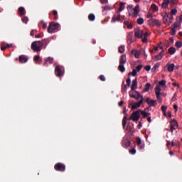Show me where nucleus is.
Wrapping results in <instances>:
<instances>
[{"instance_id": "5", "label": "nucleus", "mask_w": 182, "mask_h": 182, "mask_svg": "<svg viewBox=\"0 0 182 182\" xmlns=\"http://www.w3.org/2000/svg\"><path fill=\"white\" fill-rule=\"evenodd\" d=\"M54 170H55V171L63 173L66 170V166L62 163H57L54 165Z\"/></svg>"}, {"instance_id": "46", "label": "nucleus", "mask_w": 182, "mask_h": 182, "mask_svg": "<svg viewBox=\"0 0 182 182\" xmlns=\"http://www.w3.org/2000/svg\"><path fill=\"white\" fill-rule=\"evenodd\" d=\"M53 14L54 15V19H58V11H56V10H54L53 11Z\"/></svg>"}, {"instance_id": "40", "label": "nucleus", "mask_w": 182, "mask_h": 182, "mask_svg": "<svg viewBox=\"0 0 182 182\" xmlns=\"http://www.w3.org/2000/svg\"><path fill=\"white\" fill-rule=\"evenodd\" d=\"M39 58H40L39 55H34V57L33 58V60L36 62V63H38Z\"/></svg>"}, {"instance_id": "57", "label": "nucleus", "mask_w": 182, "mask_h": 182, "mask_svg": "<svg viewBox=\"0 0 182 182\" xmlns=\"http://www.w3.org/2000/svg\"><path fill=\"white\" fill-rule=\"evenodd\" d=\"M172 85H173V87H178V88L180 87L179 84H177V83H175V82H173Z\"/></svg>"}, {"instance_id": "21", "label": "nucleus", "mask_w": 182, "mask_h": 182, "mask_svg": "<svg viewBox=\"0 0 182 182\" xmlns=\"http://www.w3.org/2000/svg\"><path fill=\"white\" fill-rule=\"evenodd\" d=\"M117 21H124V19L120 18V14L117 13L112 18V22H117Z\"/></svg>"}, {"instance_id": "33", "label": "nucleus", "mask_w": 182, "mask_h": 182, "mask_svg": "<svg viewBox=\"0 0 182 182\" xmlns=\"http://www.w3.org/2000/svg\"><path fill=\"white\" fill-rule=\"evenodd\" d=\"M140 71H136V70H132V73H128V76H136V73H139Z\"/></svg>"}, {"instance_id": "35", "label": "nucleus", "mask_w": 182, "mask_h": 182, "mask_svg": "<svg viewBox=\"0 0 182 182\" xmlns=\"http://www.w3.org/2000/svg\"><path fill=\"white\" fill-rule=\"evenodd\" d=\"M95 18L96 17L95 16V14H91L88 16L89 21H95Z\"/></svg>"}, {"instance_id": "20", "label": "nucleus", "mask_w": 182, "mask_h": 182, "mask_svg": "<svg viewBox=\"0 0 182 182\" xmlns=\"http://www.w3.org/2000/svg\"><path fill=\"white\" fill-rule=\"evenodd\" d=\"M162 56H164V50H162L159 54L155 55L154 59L156 60H161V59H162Z\"/></svg>"}, {"instance_id": "62", "label": "nucleus", "mask_w": 182, "mask_h": 182, "mask_svg": "<svg viewBox=\"0 0 182 182\" xmlns=\"http://www.w3.org/2000/svg\"><path fill=\"white\" fill-rule=\"evenodd\" d=\"M9 47H4V46H1V50H6V48H8Z\"/></svg>"}, {"instance_id": "59", "label": "nucleus", "mask_w": 182, "mask_h": 182, "mask_svg": "<svg viewBox=\"0 0 182 182\" xmlns=\"http://www.w3.org/2000/svg\"><path fill=\"white\" fill-rule=\"evenodd\" d=\"M101 4H107V0H100Z\"/></svg>"}, {"instance_id": "27", "label": "nucleus", "mask_w": 182, "mask_h": 182, "mask_svg": "<svg viewBox=\"0 0 182 182\" xmlns=\"http://www.w3.org/2000/svg\"><path fill=\"white\" fill-rule=\"evenodd\" d=\"M131 85V78L127 79V85H123V91H126V87H129Z\"/></svg>"}, {"instance_id": "50", "label": "nucleus", "mask_w": 182, "mask_h": 182, "mask_svg": "<svg viewBox=\"0 0 182 182\" xmlns=\"http://www.w3.org/2000/svg\"><path fill=\"white\" fill-rule=\"evenodd\" d=\"M159 65H161V63H156L155 65H154V69L156 70L158 68H159Z\"/></svg>"}, {"instance_id": "23", "label": "nucleus", "mask_w": 182, "mask_h": 182, "mask_svg": "<svg viewBox=\"0 0 182 182\" xmlns=\"http://www.w3.org/2000/svg\"><path fill=\"white\" fill-rule=\"evenodd\" d=\"M136 146H138L140 149H144V145L141 144V139L140 138H136Z\"/></svg>"}, {"instance_id": "41", "label": "nucleus", "mask_w": 182, "mask_h": 182, "mask_svg": "<svg viewBox=\"0 0 182 182\" xmlns=\"http://www.w3.org/2000/svg\"><path fill=\"white\" fill-rule=\"evenodd\" d=\"M124 52V46H120L119 47V53H120V54L123 53Z\"/></svg>"}, {"instance_id": "31", "label": "nucleus", "mask_w": 182, "mask_h": 182, "mask_svg": "<svg viewBox=\"0 0 182 182\" xmlns=\"http://www.w3.org/2000/svg\"><path fill=\"white\" fill-rule=\"evenodd\" d=\"M174 53H176V48H174V47H170V48H168V54L173 55H174Z\"/></svg>"}, {"instance_id": "37", "label": "nucleus", "mask_w": 182, "mask_h": 182, "mask_svg": "<svg viewBox=\"0 0 182 182\" xmlns=\"http://www.w3.org/2000/svg\"><path fill=\"white\" fill-rule=\"evenodd\" d=\"M161 111H162V113L166 114V112L167 111V107L165 105L161 106Z\"/></svg>"}, {"instance_id": "11", "label": "nucleus", "mask_w": 182, "mask_h": 182, "mask_svg": "<svg viewBox=\"0 0 182 182\" xmlns=\"http://www.w3.org/2000/svg\"><path fill=\"white\" fill-rule=\"evenodd\" d=\"M147 105L149 107H155L156 106V100H151L149 97L146 98V100H144Z\"/></svg>"}, {"instance_id": "55", "label": "nucleus", "mask_w": 182, "mask_h": 182, "mask_svg": "<svg viewBox=\"0 0 182 182\" xmlns=\"http://www.w3.org/2000/svg\"><path fill=\"white\" fill-rule=\"evenodd\" d=\"M34 32H36V30H31V31H30V36H33Z\"/></svg>"}, {"instance_id": "2", "label": "nucleus", "mask_w": 182, "mask_h": 182, "mask_svg": "<svg viewBox=\"0 0 182 182\" xmlns=\"http://www.w3.org/2000/svg\"><path fill=\"white\" fill-rule=\"evenodd\" d=\"M45 49L46 46L41 44L39 42L31 43V50L33 52H41L42 48Z\"/></svg>"}, {"instance_id": "39", "label": "nucleus", "mask_w": 182, "mask_h": 182, "mask_svg": "<svg viewBox=\"0 0 182 182\" xmlns=\"http://www.w3.org/2000/svg\"><path fill=\"white\" fill-rule=\"evenodd\" d=\"M149 23H159V21L154 18H151L149 21Z\"/></svg>"}, {"instance_id": "58", "label": "nucleus", "mask_w": 182, "mask_h": 182, "mask_svg": "<svg viewBox=\"0 0 182 182\" xmlns=\"http://www.w3.org/2000/svg\"><path fill=\"white\" fill-rule=\"evenodd\" d=\"M125 25H127V27L128 28V29L132 28V24H125Z\"/></svg>"}, {"instance_id": "15", "label": "nucleus", "mask_w": 182, "mask_h": 182, "mask_svg": "<svg viewBox=\"0 0 182 182\" xmlns=\"http://www.w3.org/2000/svg\"><path fill=\"white\" fill-rule=\"evenodd\" d=\"M54 60V59L51 57H48L46 58L45 59H43V66L46 67L48 65V64H53V61Z\"/></svg>"}, {"instance_id": "53", "label": "nucleus", "mask_w": 182, "mask_h": 182, "mask_svg": "<svg viewBox=\"0 0 182 182\" xmlns=\"http://www.w3.org/2000/svg\"><path fill=\"white\" fill-rule=\"evenodd\" d=\"M144 70H146L147 72L150 71V65L144 66Z\"/></svg>"}, {"instance_id": "43", "label": "nucleus", "mask_w": 182, "mask_h": 182, "mask_svg": "<svg viewBox=\"0 0 182 182\" xmlns=\"http://www.w3.org/2000/svg\"><path fill=\"white\" fill-rule=\"evenodd\" d=\"M151 8L154 11H158L157 6H156V4H151Z\"/></svg>"}, {"instance_id": "42", "label": "nucleus", "mask_w": 182, "mask_h": 182, "mask_svg": "<svg viewBox=\"0 0 182 182\" xmlns=\"http://www.w3.org/2000/svg\"><path fill=\"white\" fill-rule=\"evenodd\" d=\"M159 85L160 86H166V80H162L159 81Z\"/></svg>"}, {"instance_id": "30", "label": "nucleus", "mask_w": 182, "mask_h": 182, "mask_svg": "<svg viewBox=\"0 0 182 182\" xmlns=\"http://www.w3.org/2000/svg\"><path fill=\"white\" fill-rule=\"evenodd\" d=\"M134 33L132 32H129L128 33V36H127V38H128V40L132 43L134 41V40L132 39V38L134 37Z\"/></svg>"}, {"instance_id": "47", "label": "nucleus", "mask_w": 182, "mask_h": 182, "mask_svg": "<svg viewBox=\"0 0 182 182\" xmlns=\"http://www.w3.org/2000/svg\"><path fill=\"white\" fill-rule=\"evenodd\" d=\"M144 20L142 18H139L137 19V23H144Z\"/></svg>"}, {"instance_id": "60", "label": "nucleus", "mask_w": 182, "mask_h": 182, "mask_svg": "<svg viewBox=\"0 0 182 182\" xmlns=\"http://www.w3.org/2000/svg\"><path fill=\"white\" fill-rule=\"evenodd\" d=\"M5 48H12L13 45L12 44H7L6 46H4Z\"/></svg>"}, {"instance_id": "36", "label": "nucleus", "mask_w": 182, "mask_h": 182, "mask_svg": "<svg viewBox=\"0 0 182 182\" xmlns=\"http://www.w3.org/2000/svg\"><path fill=\"white\" fill-rule=\"evenodd\" d=\"M142 68H143V65H136L135 69H134V70L141 71Z\"/></svg>"}, {"instance_id": "7", "label": "nucleus", "mask_w": 182, "mask_h": 182, "mask_svg": "<svg viewBox=\"0 0 182 182\" xmlns=\"http://www.w3.org/2000/svg\"><path fill=\"white\" fill-rule=\"evenodd\" d=\"M178 127V124H177V121L176 119H173L170 122V132L173 133V131L176 130Z\"/></svg>"}, {"instance_id": "49", "label": "nucleus", "mask_w": 182, "mask_h": 182, "mask_svg": "<svg viewBox=\"0 0 182 182\" xmlns=\"http://www.w3.org/2000/svg\"><path fill=\"white\" fill-rule=\"evenodd\" d=\"M100 80H101L102 82H105V76L102 75H100Z\"/></svg>"}, {"instance_id": "38", "label": "nucleus", "mask_w": 182, "mask_h": 182, "mask_svg": "<svg viewBox=\"0 0 182 182\" xmlns=\"http://www.w3.org/2000/svg\"><path fill=\"white\" fill-rule=\"evenodd\" d=\"M140 114H143V117L144 118L147 117L149 116V113H147V112H146L144 111H141Z\"/></svg>"}, {"instance_id": "54", "label": "nucleus", "mask_w": 182, "mask_h": 182, "mask_svg": "<svg viewBox=\"0 0 182 182\" xmlns=\"http://www.w3.org/2000/svg\"><path fill=\"white\" fill-rule=\"evenodd\" d=\"M176 97H177V94L174 93V95H173V97H171V101H176Z\"/></svg>"}, {"instance_id": "6", "label": "nucleus", "mask_w": 182, "mask_h": 182, "mask_svg": "<svg viewBox=\"0 0 182 182\" xmlns=\"http://www.w3.org/2000/svg\"><path fill=\"white\" fill-rule=\"evenodd\" d=\"M54 73L55 74V76L60 77L63 76V71H62V68L60 67V65H56Z\"/></svg>"}, {"instance_id": "9", "label": "nucleus", "mask_w": 182, "mask_h": 182, "mask_svg": "<svg viewBox=\"0 0 182 182\" xmlns=\"http://www.w3.org/2000/svg\"><path fill=\"white\" fill-rule=\"evenodd\" d=\"M131 145V141L128 138H123L122 140V146L123 148L127 149Z\"/></svg>"}, {"instance_id": "29", "label": "nucleus", "mask_w": 182, "mask_h": 182, "mask_svg": "<svg viewBox=\"0 0 182 182\" xmlns=\"http://www.w3.org/2000/svg\"><path fill=\"white\" fill-rule=\"evenodd\" d=\"M150 83H147L144 85V89H143V93H146L149 92V90L150 89Z\"/></svg>"}, {"instance_id": "18", "label": "nucleus", "mask_w": 182, "mask_h": 182, "mask_svg": "<svg viewBox=\"0 0 182 182\" xmlns=\"http://www.w3.org/2000/svg\"><path fill=\"white\" fill-rule=\"evenodd\" d=\"M164 23H173V17H168V15H165L164 16Z\"/></svg>"}, {"instance_id": "52", "label": "nucleus", "mask_w": 182, "mask_h": 182, "mask_svg": "<svg viewBox=\"0 0 182 182\" xmlns=\"http://www.w3.org/2000/svg\"><path fill=\"white\" fill-rule=\"evenodd\" d=\"M28 17H23L22 18V21L24 23H26L28 22Z\"/></svg>"}, {"instance_id": "4", "label": "nucleus", "mask_w": 182, "mask_h": 182, "mask_svg": "<svg viewBox=\"0 0 182 182\" xmlns=\"http://www.w3.org/2000/svg\"><path fill=\"white\" fill-rule=\"evenodd\" d=\"M140 109H138L134 112H132V114L131 117H129V120H132V122H139V119H140Z\"/></svg>"}, {"instance_id": "61", "label": "nucleus", "mask_w": 182, "mask_h": 182, "mask_svg": "<svg viewBox=\"0 0 182 182\" xmlns=\"http://www.w3.org/2000/svg\"><path fill=\"white\" fill-rule=\"evenodd\" d=\"M149 25H151V26H156L158 27V28H159V26H161V24H149Z\"/></svg>"}, {"instance_id": "1", "label": "nucleus", "mask_w": 182, "mask_h": 182, "mask_svg": "<svg viewBox=\"0 0 182 182\" xmlns=\"http://www.w3.org/2000/svg\"><path fill=\"white\" fill-rule=\"evenodd\" d=\"M134 33V36H135V38H141V42H143V43H147V33L146 32H143V31L140 30V29H135V31Z\"/></svg>"}, {"instance_id": "3", "label": "nucleus", "mask_w": 182, "mask_h": 182, "mask_svg": "<svg viewBox=\"0 0 182 182\" xmlns=\"http://www.w3.org/2000/svg\"><path fill=\"white\" fill-rule=\"evenodd\" d=\"M124 63H126V55H122V56H120L119 65L118 67L119 71H120V73H124V66H123Z\"/></svg>"}, {"instance_id": "34", "label": "nucleus", "mask_w": 182, "mask_h": 182, "mask_svg": "<svg viewBox=\"0 0 182 182\" xmlns=\"http://www.w3.org/2000/svg\"><path fill=\"white\" fill-rule=\"evenodd\" d=\"M18 12L21 15H25V9L23 7H19Z\"/></svg>"}, {"instance_id": "28", "label": "nucleus", "mask_w": 182, "mask_h": 182, "mask_svg": "<svg viewBox=\"0 0 182 182\" xmlns=\"http://www.w3.org/2000/svg\"><path fill=\"white\" fill-rule=\"evenodd\" d=\"M174 69V64H168L167 65V70L170 73L173 72Z\"/></svg>"}, {"instance_id": "8", "label": "nucleus", "mask_w": 182, "mask_h": 182, "mask_svg": "<svg viewBox=\"0 0 182 182\" xmlns=\"http://www.w3.org/2000/svg\"><path fill=\"white\" fill-rule=\"evenodd\" d=\"M155 95H156V99L159 102H162V99L161 98V87L159 85L155 87Z\"/></svg>"}, {"instance_id": "48", "label": "nucleus", "mask_w": 182, "mask_h": 182, "mask_svg": "<svg viewBox=\"0 0 182 182\" xmlns=\"http://www.w3.org/2000/svg\"><path fill=\"white\" fill-rule=\"evenodd\" d=\"M171 14L172 15H176V14H177V9H172V10L171 11Z\"/></svg>"}, {"instance_id": "45", "label": "nucleus", "mask_w": 182, "mask_h": 182, "mask_svg": "<svg viewBox=\"0 0 182 182\" xmlns=\"http://www.w3.org/2000/svg\"><path fill=\"white\" fill-rule=\"evenodd\" d=\"M123 6H124V3L121 2V3H120V5H119V11H123Z\"/></svg>"}, {"instance_id": "44", "label": "nucleus", "mask_w": 182, "mask_h": 182, "mask_svg": "<svg viewBox=\"0 0 182 182\" xmlns=\"http://www.w3.org/2000/svg\"><path fill=\"white\" fill-rule=\"evenodd\" d=\"M169 4H171V5H177L178 1L177 0H170Z\"/></svg>"}, {"instance_id": "14", "label": "nucleus", "mask_w": 182, "mask_h": 182, "mask_svg": "<svg viewBox=\"0 0 182 182\" xmlns=\"http://www.w3.org/2000/svg\"><path fill=\"white\" fill-rule=\"evenodd\" d=\"M181 24H173L171 25V31H170V34L171 36L176 35V31H177V28H179Z\"/></svg>"}, {"instance_id": "24", "label": "nucleus", "mask_w": 182, "mask_h": 182, "mask_svg": "<svg viewBox=\"0 0 182 182\" xmlns=\"http://www.w3.org/2000/svg\"><path fill=\"white\" fill-rule=\"evenodd\" d=\"M168 4H170V0H164L161 7L164 8V9H167L168 7Z\"/></svg>"}, {"instance_id": "12", "label": "nucleus", "mask_w": 182, "mask_h": 182, "mask_svg": "<svg viewBox=\"0 0 182 182\" xmlns=\"http://www.w3.org/2000/svg\"><path fill=\"white\" fill-rule=\"evenodd\" d=\"M16 60H19V63H26L28 58L26 55H21L18 58H16Z\"/></svg>"}, {"instance_id": "22", "label": "nucleus", "mask_w": 182, "mask_h": 182, "mask_svg": "<svg viewBox=\"0 0 182 182\" xmlns=\"http://www.w3.org/2000/svg\"><path fill=\"white\" fill-rule=\"evenodd\" d=\"M135 93H136V97L132 98L135 99L136 100H140L139 102H144L143 95H140L139 92H135Z\"/></svg>"}, {"instance_id": "25", "label": "nucleus", "mask_w": 182, "mask_h": 182, "mask_svg": "<svg viewBox=\"0 0 182 182\" xmlns=\"http://www.w3.org/2000/svg\"><path fill=\"white\" fill-rule=\"evenodd\" d=\"M131 54L134 55L135 58H139L140 57V51L139 50H132Z\"/></svg>"}, {"instance_id": "63", "label": "nucleus", "mask_w": 182, "mask_h": 182, "mask_svg": "<svg viewBox=\"0 0 182 182\" xmlns=\"http://www.w3.org/2000/svg\"><path fill=\"white\" fill-rule=\"evenodd\" d=\"M179 22H180V23H182V14L179 17Z\"/></svg>"}, {"instance_id": "17", "label": "nucleus", "mask_w": 182, "mask_h": 182, "mask_svg": "<svg viewBox=\"0 0 182 182\" xmlns=\"http://www.w3.org/2000/svg\"><path fill=\"white\" fill-rule=\"evenodd\" d=\"M129 120L127 116L123 117V119L122 120V127L123 129L127 127V129H129V125L126 126V121Z\"/></svg>"}, {"instance_id": "56", "label": "nucleus", "mask_w": 182, "mask_h": 182, "mask_svg": "<svg viewBox=\"0 0 182 182\" xmlns=\"http://www.w3.org/2000/svg\"><path fill=\"white\" fill-rule=\"evenodd\" d=\"M141 127H142L141 122L138 123V125H136V128H138V129H141Z\"/></svg>"}, {"instance_id": "26", "label": "nucleus", "mask_w": 182, "mask_h": 182, "mask_svg": "<svg viewBox=\"0 0 182 182\" xmlns=\"http://www.w3.org/2000/svg\"><path fill=\"white\" fill-rule=\"evenodd\" d=\"M129 86H131V90L132 91L136 89V78L132 80V85H130Z\"/></svg>"}, {"instance_id": "32", "label": "nucleus", "mask_w": 182, "mask_h": 182, "mask_svg": "<svg viewBox=\"0 0 182 182\" xmlns=\"http://www.w3.org/2000/svg\"><path fill=\"white\" fill-rule=\"evenodd\" d=\"M174 46H176L178 48H182V41H176V43H174Z\"/></svg>"}, {"instance_id": "51", "label": "nucleus", "mask_w": 182, "mask_h": 182, "mask_svg": "<svg viewBox=\"0 0 182 182\" xmlns=\"http://www.w3.org/2000/svg\"><path fill=\"white\" fill-rule=\"evenodd\" d=\"M136 152V151H135V149H132L131 150H129V154L134 155L135 154V153Z\"/></svg>"}, {"instance_id": "19", "label": "nucleus", "mask_w": 182, "mask_h": 182, "mask_svg": "<svg viewBox=\"0 0 182 182\" xmlns=\"http://www.w3.org/2000/svg\"><path fill=\"white\" fill-rule=\"evenodd\" d=\"M139 12H140V6L136 5L135 8L134 9V13L132 14V16L134 18H136L137 15H139Z\"/></svg>"}, {"instance_id": "16", "label": "nucleus", "mask_w": 182, "mask_h": 182, "mask_svg": "<svg viewBox=\"0 0 182 182\" xmlns=\"http://www.w3.org/2000/svg\"><path fill=\"white\" fill-rule=\"evenodd\" d=\"M143 104V102L142 101H138V102H134L132 106L131 107V109L132 110H135L137 108H139L141 105Z\"/></svg>"}, {"instance_id": "13", "label": "nucleus", "mask_w": 182, "mask_h": 182, "mask_svg": "<svg viewBox=\"0 0 182 182\" xmlns=\"http://www.w3.org/2000/svg\"><path fill=\"white\" fill-rule=\"evenodd\" d=\"M50 42H51L50 38H45V39L42 40V41H33V43H41V45H43L45 46H47L48 44H49Z\"/></svg>"}, {"instance_id": "10", "label": "nucleus", "mask_w": 182, "mask_h": 182, "mask_svg": "<svg viewBox=\"0 0 182 182\" xmlns=\"http://www.w3.org/2000/svg\"><path fill=\"white\" fill-rule=\"evenodd\" d=\"M57 28H58V24H50V26H48V33H55L57 31Z\"/></svg>"}, {"instance_id": "64", "label": "nucleus", "mask_w": 182, "mask_h": 182, "mask_svg": "<svg viewBox=\"0 0 182 182\" xmlns=\"http://www.w3.org/2000/svg\"><path fill=\"white\" fill-rule=\"evenodd\" d=\"M173 109L177 111V105H173Z\"/></svg>"}]
</instances>
